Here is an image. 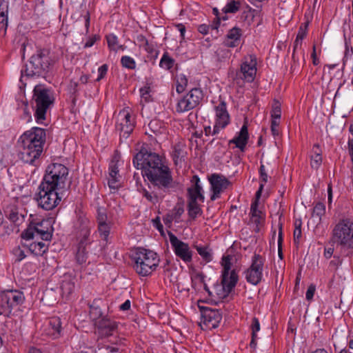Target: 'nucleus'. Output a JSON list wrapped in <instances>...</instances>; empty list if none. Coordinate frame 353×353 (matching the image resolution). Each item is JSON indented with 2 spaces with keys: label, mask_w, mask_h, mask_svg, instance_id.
<instances>
[{
  "label": "nucleus",
  "mask_w": 353,
  "mask_h": 353,
  "mask_svg": "<svg viewBox=\"0 0 353 353\" xmlns=\"http://www.w3.org/2000/svg\"><path fill=\"white\" fill-rule=\"evenodd\" d=\"M137 169L141 170L143 176H146L154 187H157L163 192H174L177 183L173 179L170 169L162 161V158L157 153L141 148L132 159Z\"/></svg>",
  "instance_id": "obj_1"
},
{
  "label": "nucleus",
  "mask_w": 353,
  "mask_h": 353,
  "mask_svg": "<svg viewBox=\"0 0 353 353\" xmlns=\"http://www.w3.org/2000/svg\"><path fill=\"white\" fill-rule=\"evenodd\" d=\"M57 62L55 56L48 48H39L32 54L25 66L21 70V74L31 77L46 78L51 74Z\"/></svg>",
  "instance_id": "obj_2"
},
{
  "label": "nucleus",
  "mask_w": 353,
  "mask_h": 353,
  "mask_svg": "<svg viewBox=\"0 0 353 353\" xmlns=\"http://www.w3.org/2000/svg\"><path fill=\"white\" fill-rule=\"evenodd\" d=\"M54 98L52 91L43 85H37L31 101L34 116L38 123H43L48 110L53 105Z\"/></svg>",
  "instance_id": "obj_3"
},
{
  "label": "nucleus",
  "mask_w": 353,
  "mask_h": 353,
  "mask_svg": "<svg viewBox=\"0 0 353 353\" xmlns=\"http://www.w3.org/2000/svg\"><path fill=\"white\" fill-rule=\"evenodd\" d=\"M330 243L341 250L353 249V220L348 217L340 219L331 231Z\"/></svg>",
  "instance_id": "obj_4"
},
{
  "label": "nucleus",
  "mask_w": 353,
  "mask_h": 353,
  "mask_svg": "<svg viewBox=\"0 0 353 353\" xmlns=\"http://www.w3.org/2000/svg\"><path fill=\"white\" fill-rule=\"evenodd\" d=\"M68 168L61 163H51L46 170L41 184L65 192L70 187L68 183Z\"/></svg>",
  "instance_id": "obj_5"
},
{
  "label": "nucleus",
  "mask_w": 353,
  "mask_h": 353,
  "mask_svg": "<svg viewBox=\"0 0 353 353\" xmlns=\"http://www.w3.org/2000/svg\"><path fill=\"white\" fill-rule=\"evenodd\" d=\"M132 259L134 262V270L141 276L151 274L157 269L160 261L156 252L143 248L135 250Z\"/></svg>",
  "instance_id": "obj_6"
},
{
  "label": "nucleus",
  "mask_w": 353,
  "mask_h": 353,
  "mask_svg": "<svg viewBox=\"0 0 353 353\" xmlns=\"http://www.w3.org/2000/svg\"><path fill=\"white\" fill-rule=\"evenodd\" d=\"M64 193L54 188H49V187L46 188L40 184L39 192L35 194V199L40 208L45 210H51L59 205Z\"/></svg>",
  "instance_id": "obj_7"
},
{
  "label": "nucleus",
  "mask_w": 353,
  "mask_h": 353,
  "mask_svg": "<svg viewBox=\"0 0 353 353\" xmlns=\"http://www.w3.org/2000/svg\"><path fill=\"white\" fill-rule=\"evenodd\" d=\"M25 301L23 293L19 290H6L0 293V315L8 316L12 310Z\"/></svg>",
  "instance_id": "obj_8"
},
{
  "label": "nucleus",
  "mask_w": 353,
  "mask_h": 353,
  "mask_svg": "<svg viewBox=\"0 0 353 353\" xmlns=\"http://www.w3.org/2000/svg\"><path fill=\"white\" fill-rule=\"evenodd\" d=\"M265 259L259 254L254 253L251 259L250 267L244 272L248 283L256 285L263 279Z\"/></svg>",
  "instance_id": "obj_9"
},
{
  "label": "nucleus",
  "mask_w": 353,
  "mask_h": 353,
  "mask_svg": "<svg viewBox=\"0 0 353 353\" xmlns=\"http://www.w3.org/2000/svg\"><path fill=\"white\" fill-rule=\"evenodd\" d=\"M203 93L201 88H192L185 95L181 98L176 106L178 113H183L194 109L201 103Z\"/></svg>",
  "instance_id": "obj_10"
},
{
  "label": "nucleus",
  "mask_w": 353,
  "mask_h": 353,
  "mask_svg": "<svg viewBox=\"0 0 353 353\" xmlns=\"http://www.w3.org/2000/svg\"><path fill=\"white\" fill-rule=\"evenodd\" d=\"M45 223H47V221H42L36 223H31L21 234V239L26 241L34 239L50 241L52 238V234L48 228L43 226Z\"/></svg>",
  "instance_id": "obj_11"
},
{
  "label": "nucleus",
  "mask_w": 353,
  "mask_h": 353,
  "mask_svg": "<svg viewBox=\"0 0 353 353\" xmlns=\"http://www.w3.org/2000/svg\"><path fill=\"white\" fill-rule=\"evenodd\" d=\"M43 145L38 144H21L19 158L26 163L37 166L40 163V157L43 152Z\"/></svg>",
  "instance_id": "obj_12"
},
{
  "label": "nucleus",
  "mask_w": 353,
  "mask_h": 353,
  "mask_svg": "<svg viewBox=\"0 0 353 353\" xmlns=\"http://www.w3.org/2000/svg\"><path fill=\"white\" fill-rule=\"evenodd\" d=\"M169 240L175 254L185 263L192 260V251L188 243L179 240L173 233L168 232Z\"/></svg>",
  "instance_id": "obj_13"
},
{
  "label": "nucleus",
  "mask_w": 353,
  "mask_h": 353,
  "mask_svg": "<svg viewBox=\"0 0 353 353\" xmlns=\"http://www.w3.org/2000/svg\"><path fill=\"white\" fill-rule=\"evenodd\" d=\"M212 194L210 199L214 201L220 197V194L231 184L230 181L221 174L214 173L208 177Z\"/></svg>",
  "instance_id": "obj_14"
},
{
  "label": "nucleus",
  "mask_w": 353,
  "mask_h": 353,
  "mask_svg": "<svg viewBox=\"0 0 353 353\" xmlns=\"http://www.w3.org/2000/svg\"><path fill=\"white\" fill-rule=\"evenodd\" d=\"M199 308L201 312L202 323L206 329L216 328L222 319L221 312L219 310L208 307H200Z\"/></svg>",
  "instance_id": "obj_15"
},
{
  "label": "nucleus",
  "mask_w": 353,
  "mask_h": 353,
  "mask_svg": "<svg viewBox=\"0 0 353 353\" xmlns=\"http://www.w3.org/2000/svg\"><path fill=\"white\" fill-rule=\"evenodd\" d=\"M216 112L215 124L213 128L212 134H218L221 129L225 128L230 123V115L226 108V103L224 101L214 107Z\"/></svg>",
  "instance_id": "obj_16"
},
{
  "label": "nucleus",
  "mask_w": 353,
  "mask_h": 353,
  "mask_svg": "<svg viewBox=\"0 0 353 353\" xmlns=\"http://www.w3.org/2000/svg\"><path fill=\"white\" fill-rule=\"evenodd\" d=\"M46 131L41 128H32L30 130L24 132L20 137L21 144H38L43 145L46 142Z\"/></svg>",
  "instance_id": "obj_17"
},
{
  "label": "nucleus",
  "mask_w": 353,
  "mask_h": 353,
  "mask_svg": "<svg viewBox=\"0 0 353 353\" xmlns=\"http://www.w3.org/2000/svg\"><path fill=\"white\" fill-rule=\"evenodd\" d=\"M256 61L254 57L250 56L245 58L241 65V69L236 75L248 82L254 81L256 72Z\"/></svg>",
  "instance_id": "obj_18"
},
{
  "label": "nucleus",
  "mask_w": 353,
  "mask_h": 353,
  "mask_svg": "<svg viewBox=\"0 0 353 353\" xmlns=\"http://www.w3.org/2000/svg\"><path fill=\"white\" fill-rule=\"evenodd\" d=\"M119 122L116 125V129L120 132V136L128 138L130 133L133 131L134 127V120L132 119L130 114L123 110L119 112Z\"/></svg>",
  "instance_id": "obj_19"
},
{
  "label": "nucleus",
  "mask_w": 353,
  "mask_h": 353,
  "mask_svg": "<svg viewBox=\"0 0 353 353\" xmlns=\"http://www.w3.org/2000/svg\"><path fill=\"white\" fill-rule=\"evenodd\" d=\"M192 185L188 188V202L203 203L205 196L203 188L200 184V179L197 175H194L191 179Z\"/></svg>",
  "instance_id": "obj_20"
},
{
  "label": "nucleus",
  "mask_w": 353,
  "mask_h": 353,
  "mask_svg": "<svg viewBox=\"0 0 353 353\" xmlns=\"http://www.w3.org/2000/svg\"><path fill=\"white\" fill-rule=\"evenodd\" d=\"M95 325L98 330L99 336L102 338L112 336L118 326L115 321L107 316H103L97 321Z\"/></svg>",
  "instance_id": "obj_21"
},
{
  "label": "nucleus",
  "mask_w": 353,
  "mask_h": 353,
  "mask_svg": "<svg viewBox=\"0 0 353 353\" xmlns=\"http://www.w3.org/2000/svg\"><path fill=\"white\" fill-rule=\"evenodd\" d=\"M249 139V134L248 126L244 123L241 127L240 131L236 133L235 137L230 140L229 144H234L235 147L239 148L241 152H244L246 145Z\"/></svg>",
  "instance_id": "obj_22"
},
{
  "label": "nucleus",
  "mask_w": 353,
  "mask_h": 353,
  "mask_svg": "<svg viewBox=\"0 0 353 353\" xmlns=\"http://www.w3.org/2000/svg\"><path fill=\"white\" fill-rule=\"evenodd\" d=\"M6 213L8 219L17 226L21 225L24 222L26 216L24 209L15 205H11L8 208Z\"/></svg>",
  "instance_id": "obj_23"
},
{
  "label": "nucleus",
  "mask_w": 353,
  "mask_h": 353,
  "mask_svg": "<svg viewBox=\"0 0 353 353\" xmlns=\"http://www.w3.org/2000/svg\"><path fill=\"white\" fill-rule=\"evenodd\" d=\"M239 280L238 274L235 270H232L230 274L221 276V284L224 292L228 294L236 286Z\"/></svg>",
  "instance_id": "obj_24"
},
{
  "label": "nucleus",
  "mask_w": 353,
  "mask_h": 353,
  "mask_svg": "<svg viewBox=\"0 0 353 353\" xmlns=\"http://www.w3.org/2000/svg\"><path fill=\"white\" fill-rule=\"evenodd\" d=\"M120 177L117 161H112L109 165V178L108 182L110 189L117 190L119 188Z\"/></svg>",
  "instance_id": "obj_25"
},
{
  "label": "nucleus",
  "mask_w": 353,
  "mask_h": 353,
  "mask_svg": "<svg viewBox=\"0 0 353 353\" xmlns=\"http://www.w3.org/2000/svg\"><path fill=\"white\" fill-rule=\"evenodd\" d=\"M93 226V222L90 221L84 214H79L74 225L75 234L83 232V231H91Z\"/></svg>",
  "instance_id": "obj_26"
},
{
  "label": "nucleus",
  "mask_w": 353,
  "mask_h": 353,
  "mask_svg": "<svg viewBox=\"0 0 353 353\" xmlns=\"http://www.w3.org/2000/svg\"><path fill=\"white\" fill-rule=\"evenodd\" d=\"M241 33L242 30L237 27L230 30L224 40V45L229 48L236 47L239 44Z\"/></svg>",
  "instance_id": "obj_27"
},
{
  "label": "nucleus",
  "mask_w": 353,
  "mask_h": 353,
  "mask_svg": "<svg viewBox=\"0 0 353 353\" xmlns=\"http://www.w3.org/2000/svg\"><path fill=\"white\" fill-rule=\"evenodd\" d=\"M34 240V241L30 243H23V246L28 248L30 252L34 255L43 256L48 250V245L43 241Z\"/></svg>",
  "instance_id": "obj_28"
},
{
  "label": "nucleus",
  "mask_w": 353,
  "mask_h": 353,
  "mask_svg": "<svg viewBox=\"0 0 353 353\" xmlns=\"http://www.w3.org/2000/svg\"><path fill=\"white\" fill-rule=\"evenodd\" d=\"M75 286V277L70 274H65L61 283V289L63 294L69 296L71 294Z\"/></svg>",
  "instance_id": "obj_29"
},
{
  "label": "nucleus",
  "mask_w": 353,
  "mask_h": 353,
  "mask_svg": "<svg viewBox=\"0 0 353 353\" xmlns=\"http://www.w3.org/2000/svg\"><path fill=\"white\" fill-rule=\"evenodd\" d=\"M310 165L312 168L318 169L322 163L321 150L318 144H314L312 148Z\"/></svg>",
  "instance_id": "obj_30"
},
{
  "label": "nucleus",
  "mask_w": 353,
  "mask_h": 353,
  "mask_svg": "<svg viewBox=\"0 0 353 353\" xmlns=\"http://www.w3.org/2000/svg\"><path fill=\"white\" fill-rule=\"evenodd\" d=\"M154 188H157L159 192L154 193L153 192H149L147 190L144 189L143 190V195L144 197H145L150 202L155 204L159 201V200H161L164 196L165 194H170V192H163V191L160 190L157 187H154Z\"/></svg>",
  "instance_id": "obj_31"
},
{
  "label": "nucleus",
  "mask_w": 353,
  "mask_h": 353,
  "mask_svg": "<svg viewBox=\"0 0 353 353\" xmlns=\"http://www.w3.org/2000/svg\"><path fill=\"white\" fill-rule=\"evenodd\" d=\"M198 254L201 256L205 263H209L212 261V250L208 246L195 245Z\"/></svg>",
  "instance_id": "obj_32"
},
{
  "label": "nucleus",
  "mask_w": 353,
  "mask_h": 353,
  "mask_svg": "<svg viewBox=\"0 0 353 353\" xmlns=\"http://www.w3.org/2000/svg\"><path fill=\"white\" fill-rule=\"evenodd\" d=\"M90 234L91 231H83V232L76 234L78 245L89 246L93 241Z\"/></svg>",
  "instance_id": "obj_33"
},
{
  "label": "nucleus",
  "mask_w": 353,
  "mask_h": 353,
  "mask_svg": "<svg viewBox=\"0 0 353 353\" xmlns=\"http://www.w3.org/2000/svg\"><path fill=\"white\" fill-rule=\"evenodd\" d=\"M188 216L192 220H194L198 216H201L203 213L199 203L188 202Z\"/></svg>",
  "instance_id": "obj_34"
},
{
  "label": "nucleus",
  "mask_w": 353,
  "mask_h": 353,
  "mask_svg": "<svg viewBox=\"0 0 353 353\" xmlns=\"http://www.w3.org/2000/svg\"><path fill=\"white\" fill-rule=\"evenodd\" d=\"M49 326L53 330L52 335H54V337H57L60 335L61 332V322L59 317H52L49 321Z\"/></svg>",
  "instance_id": "obj_35"
},
{
  "label": "nucleus",
  "mask_w": 353,
  "mask_h": 353,
  "mask_svg": "<svg viewBox=\"0 0 353 353\" xmlns=\"http://www.w3.org/2000/svg\"><path fill=\"white\" fill-rule=\"evenodd\" d=\"M88 246H83L77 245V251L76 254V259L78 263L83 264L86 262L88 259Z\"/></svg>",
  "instance_id": "obj_36"
},
{
  "label": "nucleus",
  "mask_w": 353,
  "mask_h": 353,
  "mask_svg": "<svg viewBox=\"0 0 353 353\" xmlns=\"http://www.w3.org/2000/svg\"><path fill=\"white\" fill-rule=\"evenodd\" d=\"M185 145L181 142L176 143L173 145L172 157L175 163L177 161L183 157Z\"/></svg>",
  "instance_id": "obj_37"
},
{
  "label": "nucleus",
  "mask_w": 353,
  "mask_h": 353,
  "mask_svg": "<svg viewBox=\"0 0 353 353\" xmlns=\"http://www.w3.org/2000/svg\"><path fill=\"white\" fill-rule=\"evenodd\" d=\"M240 1L232 0L229 1L223 8V14L236 13L240 8Z\"/></svg>",
  "instance_id": "obj_38"
},
{
  "label": "nucleus",
  "mask_w": 353,
  "mask_h": 353,
  "mask_svg": "<svg viewBox=\"0 0 353 353\" xmlns=\"http://www.w3.org/2000/svg\"><path fill=\"white\" fill-rule=\"evenodd\" d=\"M174 63V60L171 58L168 52H165L159 62V66L165 70L171 69Z\"/></svg>",
  "instance_id": "obj_39"
},
{
  "label": "nucleus",
  "mask_w": 353,
  "mask_h": 353,
  "mask_svg": "<svg viewBox=\"0 0 353 353\" xmlns=\"http://www.w3.org/2000/svg\"><path fill=\"white\" fill-rule=\"evenodd\" d=\"M4 11H0V36L4 37L8 28V15Z\"/></svg>",
  "instance_id": "obj_40"
},
{
  "label": "nucleus",
  "mask_w": 353,
  "mask_h": 353,
  "mask_svg": "<svg viewBox=\"0 0 353 353\" xmlns=\"http://www.w3.org/2000/svg\"><path fill=\"white\" fill-rule=\"evenodd\" d=\"M98 231L100 236L105 241L108 240V237L110 232V225L109 223H103L98 224Z\"/></svg>",
  "instance_id": "obj_41"
},
{
  "label": "nucleus",
  "mask_w": 353,
  "mask_h": 353,
  "mask_svg": "<svg viewBox=\"0 0 353 353\" xmlns=\"http://www.w3.org/2000/svg\"><path fill=\"white\" fill-rule=\"evenodd\" d=\"M121 64L123 68L134 70L136 68V62L133 58L129 56H123L121 59Z\"/></svg>",
  "instance_id": "obj_42"
},
{
  "label": "nucleus",
  "mask_w": 353,
  "mask_h": 353,
  "mask_svg": "<svg viewBox=\"0 0 353 353\" xmlns=\"http://www.w3.org/2000/svg\"><path fill=\"white\" fill-rule=\"evenodd\" d=\"M262 214H252L250 216V221L255 225L254 230L259 232L260 227L262 225L264 218L261 215Z\"/></svg>",
  "instance_id": "obj_43"
},
{
  "label": "nucleus",
  "mask_w": 353,
  "mask_h": 353,
  "mask_svg": "<svg viewBox=\"0 0 353 353\" xmlns=\"http://www.w3.org/2000/svg\"><path fill=\"white\" fill-rule=\"evenodd\" d=\"M325 205L321 202L317 203L313 209V213L312 216H316L319 218V219H321V217L325 214Z\"/></svg>",
  "instance_id": "obj_44"
},
{
  "label": "nucleus",
  "mask_w": 353,
  "mask_h": 353,
  "mask_svg": "<svg viewBox=\"0 0 353 353\" xmlns=\"http://www.w3.org/2000/svg\"><path fill=\"white\" fill-rule=\"evenodd\" d=\"M343 259L339 255H334L333 259L329 263V268L336 272L337 269L342 265Z\"/></svg>",
  "instance_id": "obj_45"
},
{
  "label": "nucleus",
  "mask_w": 353,
  "mask_h": 353,
  "mask_svg": "<svg viewBox=\"0 0 353 353\" xmlns=\"http://www.w3.org/2000/svg\"><path fill=\"white\" fill-rule=\"evenodd\" d=\"M281 105L278 101H275L272 105V110L271 112L272 119L279 120L281 119Z\"/></svg>",
  "instance_id": "obj_46"
},
{
  "label": "nucleus",
  "mask_w": 353,
  "mask_h": 353,
  "mask_svg": "<svg viewBox=\"0 0 353 353\" xmlns=\"http://www.w3.org/2000/svg\"><path fill=\"white\" fill-rule=\"evenodd\" d=\"M106 39L109 48L112 50L117 51V46L118 44V39L117 36L113 34H110L106 36Z\"/></svg>",
  "instance_id": "obj_47"
},
{
  "label": "nucleus",
  "mask_w": 353,
  "mask_h": 353,
  "mask_svg": "<svg viewBox=\"0 0 353 353\" xmlns=\"http://www.w3.org/2000/svg\"><path fill=\"white\" fill-rule=\"evenodd\" d=\"M150 92V87L148 85L144 86L140 89L141 99L143 100L145 103H148L151 101Z\"/></svg>",
  "instance_id": "obj_48"
},
{
  "label": "nucleus",
  "mask_w": 353,
  "mask_h": 353,
  "mask_svg": "<svg viewBox=\"0 0 353 353\" xmlns=\"http://www.w3.org/2000/svg\"><path fill=\"white\" fill-rule=\"evenodd\" d=\"M79 82L71 79L68 84V90L74 97H76L79 92Z\"/></svg>",
  "instance_id": "obj_49"
},
{
  "label": "nucleus",
  "mask_w": 353,
  "mask_h": 353,
  "mask_svg": "<svg viewBox=\"0 0 353 353\" xmlns=\"http://www.w3.org/2000/svg\"><path fill=\"white\" fill-rule=\"evenodd\" d=\"M259 174H260V179L261 183H263V184L266 183L268 182V174L265 170V165L261 163L259 168Z\"/></svg>",
  "instance_id": "obj_50"
},
{
  "label": "nucleus",
  "mask_w": 353,
  "mask_h": 353,
  "mask_svg": "<svg viewBox=\"0 0 353 353\" xmlns=\"http://www.w3.org/2000/svg\"><path fill=\"white\" fill-rule=\"evenodd\" d=\"M108 69V66L107 64H103L99 68V69H98L99 75L97 79V81H101L102 79H103L105 77V76L107 74Z\"/></svg>",
  "instance_id": "obj_51"
},
{
  "label": "nucleus",
  "mask_w": 353,
  "mask_h": 353,
  "mask_svg": "<svg viewBox=\"0 0 353 353\" xmlns=\"http://www.w3.org/2000/svg\"><path fill=\"white\" fill-rule=\"evenodd\" d=\"M308 23H305L302 24L298 31V34L296 35L299 39H303L307 34V29Z\"/></svg>",
  "instance_id": "obj_52"
},
{
  "label": "nucleus",
  "mask_w": 353,
  "mask_h": 353,
  "mask_svg": "<svg viewBox=\"0 0 353 353\" xmlns=\"http://www.w3.org/2000/svg\"><path fill=\"white\" fill-rule=\"evenodd\" d=\"M252 335L256 334L260 330V323L257 318L254 317L251 325Z\"/></svg>",
  "instance_id": "obj_53"
},
{
  "label": "nucleus",
  "mask_w": 353,
  "mask_h": 353,
  "mask_svg": "<svg viewBox=\"0 0 353 353\" xmlns=\"http://www.w3.org/2000/svg\"><path fill=\"white\" fill-rule=\"evenodd\" d=\"M279 120L272 119L271 131L274 136H278L279 134Z\"/></svg>",
  "instance_id": "obj_54"
},
{
  "label": "nucleus",
  "mask_w": 353,
  "mask_h": 353,
  "mask_svg": "<svg viewBox=\"0 0 353 353\" xmlns=\"http://www.w3.org/2000/svg\"><path fill=\"white\" fill-rule=\"evenodd\" d=\"M99 39H100L99 36H98L97 34L93 35L92 37H90L87 40V41L85 43L84 48H88L92 47L97 41L99 40Z\"/></svg>",
  "instance_id": "obj_55"
},
{
  "label": "nucleus",
  "mask_w": 353,
  "mask_h": 353,
  "mask_svg": "<svg viewBox=\"0 0 353 353\" xmlns=\"http://www.w3.org/2000/svg\"><path fill=\"white\" fill-rule=\"evenodd\" d=\"M107 215L105 213L104 210H101L100 209L98 210V214H97V223H107Z\"/></svg>",
  "instance_id": "obj_56"
},
{
  "label": "nucleus",
  "mask_w": 353,
  "mask_h": 353,
  "mask_svg": "<svg viewBox=\"0 0 353 353\" xmlns=\"http://www.w3.org/2000/svg\"><path fill=\"white\" fill-rule=\"evenodd\" d=\"M316 290V287L314 285H310L306 292L305 298L307 301H310L313 299L314 292Z\"/></svg>",
  "instance_id": "obj_57"
},
{
  "label": "nucleus",
  "mask_w": 353,
  "mask_h": 353,
  "mask_svg": "<svg viewBox=\"0 0 353 353\" xmlns=\"http://www.w3.org/2000/svg\"><path fill=\"white\" fill-rule=\"evenodd\" d=\"M259 203L258 201L256 199L254 201H253L251 204L250 207V215L255 214H262L261 211H260L258 209Z\"/></svg>",
  "instance_id": "obj_58"
},
{
  "label": "nucleus",
  "mask_w": 353,
  "mask_h": 353,
  "mask_svg": "<svg viewBox=\"0 0 353 353\" xmlns=\"http://www.w3.org/2000/svg\"><path fill=\"white\" fill-rule=\"evenodd\" d=\"M301 238V229H294V242L298 247L300 239Z\"/></svg>",
  "instance_id": "obj_59"
},
{
  "label": "nucleus",
  "mask_w": 353,
  "mask_h": 353,
  "mask_svg": "<svg viewBox=\"0 0 353 353\" xmlns=\"http://www.w3.org/2000/svg\"><path fill=\"white\" fill-rule=\"evenodd\" d=\"M184 212V210L183 208H174V213H173V215H172V217L171 218V219H179L181 216L182 215V214Z\"/></svg>",
  "instance_id": "obj_60"
},
{
  "label": "nucleus",
  "mask_w": 353,
  "mask_h": 353,
  "mask_svg": "<svg viewBox=\"0 0 353 353\" xmlns=\"http://www.w3.org/2000/svg\"><path fill=\"white\" fill-rule=\"evenodd\" d=\"M334 248L333 247L330 248H325L323 256L325 259H330L334 254Z\"/></svg>",
  "instance_id": "obj_61"
},
{
  "label": "nucleus",
  "mask_w": 353,
  "mask_h": 353,
  "mask_svg": "<svg viewBox=\"0 0 353 353\" xmlns=\"http://www.w3.org/2000/svg\"><path fill=\"white\" fill-rule=\"evenodd\" d=\"M14 254L17 256L18 261H21L26 257L24 251L22 250L20 248L14 249Z\"/></svg>",
  "instance_id": "obj_62"
},
{
  "label": "nucleus",
  "mask_w": 353,
  "mask_h": 353,
  "mask_svg": "<svg viewBox=\"0 0 353 353\" xmlns=\"http://www.w3.org/2000/svg\"><path fill=\"white\" fill-rule=\"evenodd\" d=\"M231 259H232V257L230 255L223 256L222 261H221V265L231 268L232 267Z\"/></svg>",
  "instance_id": "obj_63"
},
{
  "label": "nucleus",
  "mask_w": 353,
  "mask_h": 353,
  "mask_svg": "<svg viewBox=\"0 0 353 353\" xmlns=\"http://www.w3.org/2000/svg\"><path fill=\"white\" fill-rule=\"evenodd\" d=\"M347 144H348L349 154L351 157L352 163L353 164V139H349Z\"/></svg>",
  "instance_id": "obj_64"
}]
</instances>
